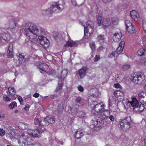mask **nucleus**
I'll return each instance as SVG.
<instances>
[{"mask_svg": "<svg viewBox=\"0 0 146 146\" xmlns=\"http://www.w3.org/2000/svg\"><path fill=\"white\" fill-rule=\"evenodd\" d=\"M39 96V94L38 93H36L34 94L33 95V96L35 98H38Z\"/></svg>", "mask_w": 146, "mask_h": 146, "instance_id": "nucleus-58", "label": "nucleus"}, {"mask_svg": "<svg viewBox=\"0 0 146 146\" xmlns=\"http://www.w3.org/2000/svg\"><path fill=\"white\" fill-rule=\"evenodd\" d=\"M114 86L117 88H121V86L118 83L114 84Z\"/></svg>", "mask_w": 146, "mask_h": 146, "instance_id": "nucleus-50", "label": "nucleus"}, {"mask_svg": "<svg viewBox=\"0 0 146 146\" xmlns=\"http://www.w3.org/2000/svg\"><path fill=\"white\" fill-rule=\"evenodd\" d=\"M120 94V92L119 91H117L114 93V95L117 98V100L119 101H121L123 100V97L121 96Z\"/></svg>", "mask_w": 146, "mask_h": 146, "instance_id": "nucleus-20", "label": "nucleus"}, {"mask_svg": "<svg viewBox=\"0 0 146 146\" xmlns=\"http://www.w3.org/2000/svg\"><path fill=\"white\" fill-rule=\"evenodd\" d=\"M50 74L52 76H54L56 74L55 71L54 70H52L50 72Z\"/></svg>", "mask_w": 146, "mask_h": 146, "instance_id": "nucleus-47", "label": "nucleus"}, {"mask_svg": "<svg viewBox=\"0 0 146 146\" xmlns=\"http://www.w3.org/2000/svg\"><path fill=\"white\" fill-rule=\"evenodd\" d=\"M40 133V131L38 129L33 130V137H37L38 135Z\"/></svg>", "mask_w": 146, "mask_h": 146, "instance_id": "nucleus-34", "label": "nucleus"}, {"mask_svg": "<svg viewBox=\"0 0 146 146\" xmlns=\"http://www.w3.org/2000/svg\"><path fill=\"white\" fill-rule=\"evenodd\" d=\"M90 46H95V44L94 42H92L90 44Z\"/></svg>", "mask_w": 146, "mask_h": 146, "instance_id": "nucleus-64", "label": "nucleus"}, {"mask_svg": "<svg viewBox=\"0 0 146 146\" xmlns=\"http://www.w3.org/2000/svg\"><path fill=\"white\" fill-rule=\"evenodd\" d=\"M30 108V106L28 104H27L26 105L25 107L24 108L25 110L26 111H27Z\"/></svg>", "mask_w": 146, "mask_h": 146, "instance_id": "nucleus-52", "label": "nucleus"}, {"mask_svg": "<svg viewBox=\"0 0 146 146\" xmlns=\"http://www.w3.org/2000/svg\"><path fill=\"white\" fill-rule=\"evenodd\" d=\"M142 27L144 31L146 33V21H143Z\"/></svg>", "mask_w": 146, "mask_h": 146, "instance_id": "nucleus-40", "label": "nucleus"}, {"mask_svg": "<svg viewBox=\"0 0 146 146\" xmlns=\"http://www.w3.org/2000/svg\"><path fill=\"white\" fill-rule=\"evenodd\" d=\"M3 99L6 102L11 101V99L8 97L7 95H4L3 96Z\"/></svg>", "mask_w": 146, "mask_h": 146, "instance_id": "nucleus-36", "label": "nucleus"}, {"mask_svg": "<svg viewBox=\"0 0 146 146\" xmlns=\"http://www.w3.org/2000/svg\"><path fill=\"white\" fill-rule=\"evenodd\" d=\"M5 134V132L3 129L0 128V135L3 137Z\"/></svg>", "mask_w": 146, "mask_h": 146, "instance_id": "nucleus-41", "label": "nucleus"}, {"mask_svg": "<svg viewBox=\"0 0 146 146\" xmlns=\"http://www.w3.org/2000/svg\"><path fill=\"white\" fill-rule=\"evenodd\" d=\"M100 123L101 122L100 121L98 120L94 121L92 122L91 126L93 128H96L101 126Z\"/></svg>", "mask_w": 146, "mask_h": 146, "instance_id": "nucleus-18", "label": "nucleus"}, {"mask_svg": "<svg viewBox=\"0 0 146 146\" xmlns=\"http://www.w3.org/2000/svg\"><path fill=\"white\" fill-rule=\"evenodd\" d=\"M104 106V105L102 103L96 104L93 107L91 111L92 113L95 115H99L103 110Z\"/></svg>", "mask_w": 146, "mask_h": 146, "instance_id": "nucleus-5", "label": "nucleus"}, {"mask_svg": "<svg viewBox=\"0 0 146 146\" xmlns=\"http://www.w3.org/2000/svg\"><path fill=\"white\" fill-rule=\"evenodd\" d=\"M82 99L81 98H78L76 100V102L77 103H79L80 104H81V101Z\"/></svg>", "mask_w": 146, "mask_h": 146, "instance_id": "nucleus-61", "label": "nucleus"}, {"mask_svg": "<svg viewBox=\"0 0 146 146\" xmlns=\"http://www.w3.org/2000/svg\"><path fill=\"white\" fill-rule=\"evenodd\" d=\"M68 111L69 113H71L72 115L76 114L77 111V110L76 108H72L70 106L68 107Z\"/></svg>", "mask_w": 146, "mask_h": 146, "instance_id": "nucleus-23", "label": "nucleus"}, {"mask_svg": "<svg viewBox=\"0 0 146 146\" xmlns=\"http://www.w3.org/2000/svg\"><path fill=\"white\" fill-rule=\"evenodd\" d=\"M37 41H39L38 42L42 46H44V45L49 46L50 44L49 40L46 37L43 36H38Z\"/></svg>", "mask_w": 146, "mask_h": 146, "instance_id": "nucleus-9", "label": "nucleus"}, {"mask_svg": "<svg viewBox=\"0 0 146 146\" xmlns=\"http://www.w3.org/2000/svg\"><path fill=\"white\" fill-rule=\"evenodd\" d=\"M74 41L72 40L71 39H68L66 41V43L64 46H74Z\"/></svg>", "mask_w": 146, "mask_h": 146, "instance_id": "nucleus-31", "label": "nucleus"}, {"mask_svg": "<svg viewBox=\"0 0 146 146\" xmlns=\"http://www.w3.org/2000/svg\"><path fill=\"white\" fill-rule=\"evenodd\" d=\"M111 54L112 57H115V51H113Z\"/></svg>", "mask_w": 146, "mask_h": 146, "instance_id": "nucleus-62", "label": "nucleus"}, {"mask_svg": "<svg viewBox=\"0 0 146 146\" xmlns=\"http://www.w3.org/2000/svg\"><path fill=\"white\" fill-rule=\"evenodd\" d=\"M124 46H119L117 49V54L121 53L123 51Z\"/></svg>", "mask_w": 146, "mask_h": 146, "instance_id": "nucleus-33", "label": "nucleus"}, {"mask_svg": "<svg viewBox=\"0 0 146 146\" xmlns=\"http://www.w3.org/2000/svg\"><path fill=\"white\" fill-rule=\"evenodd\" d=\"M16 91L14 87L11 86L9 87L7 93L13 96L15 94Z\"/></svg>", "mask_w": 146, "mask_h": 146, "instance_id": "nucleus-19", "label": "nucleus"}, {"mask_svg": "<svg viewBox=\"0 0 146 146\" xmlns=\"http://www.w3.org/2000/svg\"><path fill=\"white\" fill-rule=\"evenodd\" d=\"M24 29L26 32V35L28 36L29 40L33 43L36 41L37 36L39 35H46L48 34L46 29L40 28L39 31L35 25L30 23H26Z\"/></svg>", "mask_w": 146, "mask_h": 146, "instance_id": "nucleus-1", "label": "nucleus"}, {"mask_svg": "<svg viewBox=\"0 0 146 146\" xmlns=\"http://www.w3.org/2000/svg\"><path fill=\"white\" fill-rule=\"evenodd\" d=\"M48 66L45 63H41L39 66V68L40 70V72L42 74H46L47 70H48Z\"/></svg>", "mask_w": 146, "mask_h": 146, "instance_id": "nucleus-13", "label": "nucleus"}, {"mask_svg": "<svg viewBox=\"0 0 146 146\" xmlns=\"http://www.w3.org/2000/svg\"><path fill=\"white\" fill-rule=\"evenodd\" d=\"M138 54L140 56H143L146 55V50L143 48H140L138 51Z\"/></svg>", "mask_w": 146, "mask_h": 146, "instance_id": "nucleus-24", "label": "nucleus"}, {"mask_svg": "<svg viewBox=\"0 0 146 146\" xmlns=\"http://www.w3.org/2000/svg\"><path fill=\"white\" fill-rule=\"evenodd\" d=\"M130 15L131 18L135 20L137 18V14L135 10H132L130 13Z\"/></svg>", "mask_w": 146, "mask_h": 146, "instance_id": "nucleus-28", "label": "nucleus"}, {"mask_svg": "<svg viewBox=\"0 0 146 146\" xmlns=\"http://www.w3.org/2000/svg\"><path fill=\"white\" fill-rule=\"evenodd\" d=\"M84 37L86 38H88L90 35L89 33H88V31H87V28L85 26L84 27Z\"/></svg>", "mask_w": 146, "mask_h": 146, "instance_id": "nucleus-32", "label": "nucleus"}, {"mask_svg": "<svg viewBox=\"0 0 146 146\" xmlns=\"http://www.w3.org/2000/svg\"><path fill=\"white\" fill-rule=\"evenodd\" d=\"M142 63L144 65L146 66V59L144 58L142 59L141 61Z\"/></svg>", "mask_w": 146, "mask_h": 146, "instance_id": "nucleus-57", "label": "nucleus"}, {"mask_svg": "<svg viewBox=\"0 0 146 146\" xmlns=\"http://www.w3.org/2000/svg\"><path fill=\"white\" fill-rule=\"evenodd\" d=\"M97 39L101 44L104 41V35H98L97 37Z\"/></svg>", "mask_w": 146, "mask_h": 146, "instance_id": "nucleus-29", "label": "nucleus"}, {"mask_svg": "<svg viewBox=\"0 0 146 146\" xmlns=\"http://www.w3.org/2000/svg\"><path fill=\"white\" fill-rule=\"evenodd\" d=\"M115 103L116 102L114 101L111 102L110 100L109 102V109L113 112L116 111L118 109V106Z\"/></svg>", "mask_w": 146, "mask_h": 146, "instance_id": "nucleus-11", "label": "nucleus"}, {"mask_svg": "<svg viewBox=\"0 0 146 146\" xmlns=\"http://www.w3.org/2000/svg\"><path fill=\"white\" fill-rule=\"evenodd\" d=\"M68 73V70L67 69H64L61 72V79H63L67 76Z\"/></svg>", "mask_w": 146, "mask_h": 146, "instance_id": "nucleus-26", "label": "nucleus"}, {"mask_svg": "<svg viewBox=\"0 0 146 146\" xmlns=\"http://www.w3.org/2000/svg\"><path fill=\"white\" fill-rule=\"evenodd\" d=\"M130 29L131 30H133V31H134V32H132L131 33H129V34H132L134 33H135L137 32V29H135L133 26V28L131 29Z\"/></svg>", "mask_w": 146, "mask_h": 146, "instance_id": "nucleus-56", "label": "nucleus"}, {"mask_svg": "<svg viewBox=\"0 0 146 146\" xmlns=\"http://www.w3.org/2000/svg\"><path fill=\"white\" fill-rule=\"evenodd\" d=\"M43 121H44V118H40L39 117H36L34 119V124L36 125L39 124L40 127L41 126H44V125H43V123H44L42 122Z\"/></svg>", "mask_w": 146, "mask_h": 146, "instance_id": "nucleus-15", "label": "nucleus"}, {"mask_svg": "<svg viewBox=\"0 0 146 146\" xmlns=\"http://www.w3.org/2000/svg\"><path fill=\"white\" fill-rule=\"evenodd\" d=\"M87 68L86 67H83L78 70L79 74L81 78H84L85 76Z\"/></svg>", "mask_w": 146, "mask_h": 146, "instance_id": "nucleus-16", "label": "nucleus"}, {"mask_svg": "<svg viewBox=\"0 0 146 146\" xmlns=\"http://www.w3.org/2000/svg\"><path fill=\"white\" fill-rule=\"evenodd\" d=\"M44 123L43 125L44 126H48L50 124L53 123L54 122V119L50 117L47 116L45 118H44V121H42Z\"/></svg>", "mask_w": 146, "mask_h": 146, "instance_id": "nucleus-12", "label": "nucleus"}, {"mask_svg": "<svg viewBox=\"0 0 146 146\" xmlns=\"http://www.w3.org/2000/svg\"><path fill=\"white\" fill-rule=\"evenodd\" d=\"M84 27V26L86 27L87 28V31L89 30V29H90L91 30H92L93 28V27L92 26H91V25L90 24L88 23H87L86 24V26L83 25Z\"/></svg>", "mask_w": 146, "mask_h": 146, "instance_id": "nucleus-37", "label": "nucleus"}, {"mask_svg": "<svg viewBox=\"0 0 146 146\" xmlns=\"http://www.w3.org/2000/svg\"><path fill=\"white\" fill-rule=\"evenodd\" d=\"M84 135L83 132L80 131H77L76 132L74 136L77 139H79Z\"/></svg>", "mask_w": 146, "mask_h": 146, "instance_id": "nucleus-22", "label": "nucleus"}, {"mask_svg": "<svg viewBox=\"0 0 146 146\" xmlns=\"http://www.w3.org/2000/svg\"><path fill=\"white\" fill-rule=\"evenodd\" d=\"M100 59V56L98 55H96L94 59V62H97Z\"/></svg>", "mask_w": 146, "mask_h": 146, "instance_id": "nucleus-45", "label": "nucleus"}, {"mask_svg": "<svg viewBox=\"0 0 146 146\" xmlns=\"http://www.w3.org/2000/svg\"><path fill=\"white\" fill-rule=\"evenodd\" d=\"M78 90L81 92H82L83 91L84 89L83 87L81 85H79L77 87Z\"/></svg>", "mask_w": 146, "mask_h": 146, "instance_id": "nucleus-44", "label": "nucleus"}, {"mask_svg": "<svg viewBox=\"0 0 146 146\" xmlns=\"http://www.w3.org/2000/svg\"><path fill=\"white\" fill-rule=\"evenodd\" d=\"M13 52V46H9L7 53Z\"/></svg>", "mask_w": 146, "mask_h": 146, "instance_id": "nucleus-43", "label": "nucleus"}, {"mask_svg": "<svg viewBox=\"0 0 146 146\" xmlns=\"http://www.w3.org/2000/svg\"><path fill=\"white\" fill-rule=\"evenodd\" d=\"M131 67V65L128 64H125L122 66V68L123 70H126L129 69Z\"/></svg>", "mask_w": 146, "mask_h": 146, "instance_id": "nucleus-30", "label": "nucleus"}, {"mask_svg": "<svg viewBox=\"0 0 146 146\" xmlns=\"http://www.w3.org/2000/svg\"><path fill=\"white\" fill-rule=\"evenodd\" d=\"M18 57L22 60L24 59L25 58L24 56L21 54H19L18 55Z\"/></svg>", "mask_w": 146, "mask_h": 146, "instance_id": "nucleus-54", "label": "nucleus"}, {"mask_svg": "<svg viewBox=\"0 0 146 146\" xmlns=\"http://www.w3.org/2000/svg\"><path fill=\"white\" fill-rule=\"evenodd\" d=\"M13 52L8 53L7 56L9 58H13Z\"/></svg>", "mask_w": 146, "mask_h": 146, "instance_id": "nucleus-51", "label": "nucleus"}, {"mask_svg": "<svg viewBox=\"0 0 146 146\" xmlns=\"http://www.w3.org/2000/svg\"><path fill=\"white\" fill-rule=\"evenodd\" d=\"M62 85L63 84L62 83L60 84L58 83V86L57 87L56 90V91H58L61 90Z\"/></svg>", "mask_w": 146, "mask_h": 146, "instance_id": "nucleus-39", "label": "nucleus"}, {"mask_svg": "<svg viewBox=\"0 0 146 146\" xmlns=\"http://www.w3.org/2000/svg\"><path fill=\"white\" fill-rule=\"evenodd\" d=\"M82 42V40H76L74 41V45H81Z\"/></svg>", "mask_w": 146, "mask_h": 146, "instance_id": "nucleus-42", "label": "nucleus"}, {"mask_svg": "<svg viewBox=\"0 0 146 146\" xmlns=\"http://www.w3.org/2000/svg\"><path fill=\"white\" fill-rule=\"evenodd\" d=\"M125 25L126 27V30L129 33H131L133 31V30L130 29L133 27V25L132 23L129 20H126L125 21Z\"/></svg>", "mask_w": 146, "mask_h": 146, "instance_id": "nucleus-14", "label": "nucleus"}, {"mask_svg": "<svg viewBox=\"0 0 146 146\" xmlns=\"http://www.w3.org/2000/svg\"><path fill=\"white\" fill-rule=\"evenodd\" d=\"M8 19L9 20V28L13 29L16 26L15 18L14 17L9 16L8 17Z\"/></svg>", "mask_w": 146, "mask_h": 146, "instance_id": "nucleus-10", "label": "nucleus"}, {"mask_svg": "<svg viewBox=\"0 0 146 146\" xmlns=\"http://www.w3.org/2000/svg\"><path fill=\"white\" fill-rule=\"evenodd\" d=\"M53 36L55 41L59 44H62L66 42L63 38L62 34L59 33H55L53 34Z\"/></svg>", "mask_w": 146, "mask_h": 146, "instance_id": "nucleus-6", "label": "nucleus"}, {"mask_svg": "<svg viewBox=\"0 0 146 146\" xmlns=\"http://www.w3.org/2000/svg\"><path fill=\"white\" fill-rule=\"evenodd\" d=\"M110 114V111L108 110H103L99 114V117L102 120L107 119Z\"/></svg>", "mask_w": 146, "mask_h": 146, "instance_id": "nucleus-8", "label": "nucleus"}, {"mask_svg": "<svg viewBox=\"0 0 146 146\" xmlns=\"http://www.w3.org/2000/svg\"><path fill=\"white\" fill-rule=\"evenodd\" d=\"M130 104L133 107H137L138 105V101L135 98H133L132 101L130 102Z\"/></svg>", "mask_w": 146, "mask_h": 146, "instance_id": "nucleus-25", "label": "nucleus"}, {"mask_svg": "<svg viewBox=\"0 0 146 146\" xmlns=\"http://www.w3.org/2000/svg\"><path fill=\"white\" fill-rule=\"evenodd\" d=\"M71 2L73 5L75 6L76 5L77 3L76 1V0H71Z\"/></svg>", "mask_w": 146, "mask_h": 146, "instance_id": "nucleus-55", "label": "nucleus"}, {"mask_svg": "<svg viewBox=\"0 0 146 146\" xmlns=\"http://www.w3.org/2000/svg\"><path fill=\"white\" fill-rule=\"evenodd\" d=\"M119 46H125V42L123 41H121L119 43Z\"/></svg>", "mask_w": 146, "mask_h": 146, "instance_id": "nucleus-59", "label": "nucleus"}, {"mask_svg": "<svg viewBox=\"0 0 146 146\" xmlns=\"http://www.w3.org/2000/svg\"><path fill=\"white\" fill-rule=\"evenodd\" d=\"M131 122V118L129 117H126L122 120L120 123L121 128L124 131L129 129L130 127V124Z\"/></svg>", "mask_w": 146, "mask_h": 146, "instance_id": "nucleus-4", "label": "nucleus"}, {"mask_svg": "<svg viewBox=\"0 0 146 146\" xmlns=\"http://www.w3.org/2000/svg\"><path fill=\"white\" fill-rule=\"evenodd\" d=\"M145 79L144 75L139 72L134 73L132 76V81L135 84H141Z\"/></svg>", "mask_w": 146, "mask_h": 146, "instance_id": "nucleus-3", "label": "nucleus"}, {"mask_svg": "<svg viewBox=\"0 0 146 146\" xmlns=\"http://www.w3.org/2000/svg\"><path fill=\"white\" fill-rule=\"evenodd\" d=\"M109 118L111 121H114L115 120L114 117L111 115H110L109 116Z\"/></svg>", "mask_w": 146, "mask_h": 146, "instance_id": "nucleus-48", "label": "nucleus"}, {"mask_svg": "<svg viewBox=\"0 0 146 146\" xmlns=\"http://www.w3.org/2000/svg\"><path fill=\"white\" fill-rule=\"evenodd\" d=\"M139 100L143 105L142 110L144 109V106H146V92H143L140 93L138 95Z\"/></svg>", "mask_w": 146, "mask_h": 146, "instance_id": "nucleus-7", "label": "nucleus"}, {"mask_svg": "<svg viewBox=\"0 0 146 146\" xmlns=\"http://www.w3.org/2000/svg\"><path fill=\"white\" fill-rule=\"evenodd\" d=\"M102 23L104 26L106 27H108L111 25L110 20L108 19H104Z\"/></svg>", "mask_w": 146, "mask_h": 146, "instance_id": "nucleus-21", "label": "nucleus"}, {"mask_svg": "<svg viewBox=\"0 0 146 146\" xmlns=\"http://www.w3.org/2000/svg\"><path fill=\"white\" fill-rule=\"evenodd\" d=\"M28 133L32 137H33V130L29 129L28 130Z\"/></svg>", "mask_w": 146, "mask_h": 146, "instance_id": "nucleus-49", "label": "nucleus"}, {"mask_svg": "<svg viewBox=\"0 0 146 146\" xmlns=\"http://www.w3.org/2000/svg\"><path fill=\"white\" fill-rule=\"evenodd\" d=\"M25 133H23L22 134V137H23V139H24V140L26 141H27V140H28V138L27 137L26 138H25V137H26L25 136Z\"/></svg>", "mask_w": 146, "mask_h": 146, "instance_id": "nucleus-53", "label": "nucleus"}, {"mask_svg": "<svg viewBox=\"0 0 146 146\" xmlns=\"http://www.w3.org/2000/svg\"><path fill=\"white\" fill-rule=\"evenodd\" d=\"M112 0H102L103 2L105 3L110 2Z\"/></svg>", "mask_w": 146, "mask_h": 146, "instance_id": "nucleus-60", "label": "nucleus"}, {"mask_svg": "<svg viewBox=\"0 0 146 146\" xmlns=\"http://www.w3.org/2000/svg\"><path fill=\"white\" fill-rule=\"evenodd\" d=\"M0 36L3 40H6L10 36L8 33H6L5 32H2L0 34Z\"/></svg>", "mask_w": 146, "mask_h": 146, "instance_id": "nucleus-27", "label": "nucleus"}, {"mask_svg": "<svg viewBox=\"0 0 146 146\" xmlns=\"http://www.w3.org/2000/svg\"><path fill=\"white\" fill-rule=\"evenodd\" d=\"M91 48L92 50L94 51L95 50V46H91Z\"/></svg>", "mask_w": 146, "mask_h": 146, "instance_id": "nucleus-63", "label": "nucleus"}, {"mask_svg": "<svg viewBox=\"0 0 146 146\" xmlns=\"http://www.w3.org/2000/svg\"><path fill=\"white\" fill-rule=\"evenodd\" d=\"M65 3L63 0H60L59 1L55 3L51 6L50 8L44 11L46 15H50L53 12H59L62 11L64 9Z\"/></svg>", "mask_w": 146, "mask_h": 146, "instance_id": "nucleus-2", "label": "nucleus"}, {"mask_svg": "<svg viewBox=\"0 0 146 146\" xmlns=\"http://www.w3.org/2000/svg\"><path fill=\"white\" fill-rule=\"evenodd\" d=\"M102 19V17L101 16H99L98 17V26H100L101 24V20Z\"/></svg>", "mask_w": 146, "mask_h": 146, "instance_id": "nucleus-38", "label": "nucleus"}, {"mask_svg": "<svg viewBox=\"0 0 146 146\" xmlns=\"http://www.w3.org/2000/svg\"><path fill=\"white\" fill-rule=\"evenodd\" d=\"M122 36L121 32L115 33L113 34V40L115 42H117L120 40Z\"/></svg>", "mask_w": 146, "mask_h": 146, "instance_id": "nucleus-17", "label": "nucleus"}, {"mask_svg": "<svg viewBox=\"0 0 146 146\" xmlns=\"http://www.w3.org/2000/svg\"><path fill=\"white\" fill-rule=\"evenodd\" d=\"M17 106V103L15 102H12L9 105V107L12 109H13L15 106Z\"/></svg>", "mask_w": 146, "mask_h": 146, "instance_id": "nucleus-35", "label": "nucleus"}, {"mask_svg": "<svg viewBox=\"0 0 146 146\" xmlns=\"http://www.w3.org/2000/svg\"><path fill=\"white\" fill-rule=\"evenodd\" d=\"M18 100L20 102V104L21 105H23V100L22 99L21 97L20 96L18 98Z\"/></svg>", "mask_w": 146, "mask_h": 146, "instance_id": "nucleus-46", "label": "nucleus"}]
</instances>
